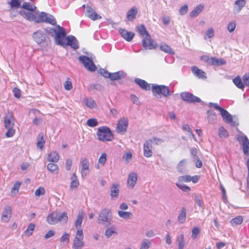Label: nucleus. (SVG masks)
<instances>
[{
	"mask_svg": "<svg viewBox=\"0 0 249 249\" xmlns=\"http://www.w3.org/2000/svg\"><path fill=\"white\" fill-rule=\"evenodd\" d=\"M118 184H113L110 189V196L112 197H117L119 194Z\"/></svg>",
	"mask_w": 249,
	"mask_h": 249,
	"instance_id": "2f4dec72",
	"label": "nucleus"
},
{
	"mask_svg": "<svg viewBox=\"0 0 249 249\" xmlns=\"http://www.w3.org/2000/svg\"><path fill=\"white\" fill-rule=\"evenodd\" d=\"M208 120L211 123H213L216 120V115L215 112L212 110L208 111Z\"/></svg>",
	"mask_w": 249,
	"mask_h": 249,
	"instance_id": "a18cd8bd",
	"label": "nucleus"
},
{
	"mask_svg": "<svg viewBox=\"0 0 249 249\" xmlns=\"http://www.w3.org/2000/svg\"><path fill=\"white\" fill-rule=\"evenodd\" d=\"M60 242L62 243L66 242L69 243L70 241V234L68 233H64L60 238Z\"/></svg>",
	"mask_w": 249,
	"mask_h": 249,
	"instance_id": "5fc2aeb1",
	"label": "nucleus"
},
{
	"mask_svg": "<svg viewBox=\"0 0 249 249\" xmlns=\"http://www.w3.org/2000/svg\"><path fill=\"white\" fill-rule=\"evenodd\" d=\"M242 79L244 85L249 86V73L245 74L243 76Z\"/></svg>",
	"mask_w": 249,
	"mask_h": 249,
	"instance_id": "69168bd1",
	"label": "nucleus"
},
{
	"mask_svg": "<svg viewBox=\"0 0 249 249\" xmlns=\"http://www.w3.org/2000/svg\"><path fill=\"white\" fill-rule=\"evenodd\" d=\"M47 169L53 173H58L59 171L57 165L53 163H49L47 165Z\"/></svg>",
	"mask_w": 249,
	"mask_h": 249,
	"instance_id": "58836bf2",
	"label": "nucleus"
},
{
	"mask_svg": "<svg viewBox=\"0 0 249 249\" xmlns=\"http://www.w3.org/2000/svg\"><path fill=\"white\" fill-rule=\"evenodd\" d=\"M186 218V209L184 207L181 208L180 213L178 216V220L180 223H183Z\"/></svg>",
	"mask_w": 249,
	"mask_h": 249,
	"instance_id": "c9c22d12",
	"label": "nucleus"
},
{
	"mask_svg": "<svg viewBox=\"0 0 249 249\" xmlns=\"http://www.w3.org/2000/svg\"><path fill=\"white\" fill-rule=\"evenodd\" d=\"M218 135L221 138H225L228 136L229 134L228 131L224 127L221 126L219 129Z\"/></svg>",
	"mask_w": 249,
	"mask_h": 249,
	"instance_id": "49530a36",
	"label": "nucleus"
},
{
	"mask_svg": "<svg viewBox=\"0 0 249 249\" xmlns=\"http://www.w3.org/2000/svg\"><path fill=\"white\" fill-rule=\"evenodd\" d=\"M200 59L209 65L219 66L226 64V62L222 58L218 59L215 57H210L207 55L201 56Z\"/></svg>",
	"mask_w": 249,
	"mask_h": 249,
	"instance_id": "20e7f679",
	"label": "nucleus"
},
{
	"mask_svg": "<svg viewBox=\"0 0 249 249\" xmlns=\"http://www.w3.org/2000/svg\"><path fill=\"white\" fill-rule=\"evenodd\" d=\"M176 185L182 191L188 192L191 191V188L190 187L183 184L182 183H176Z\"/></svg>",
	"mask_w": 249,
	"mask_h": 249,
	"instance_id": "8fccbe9b",
	"label": "nucleus"
},
{
	"mask_svg": "<svg viewBox=\"0 0 249 249\" xmlns=\"http://www.w3.org/2000/svg\"><path fill=\"white\" fill-rule=\"evenodd\" d=\"M85 213L83 211L80 212L78 213V214L77 216L76 219L74 223L75 227L77 229V230H82L81 225Z\"/></svg>",
	"mask_w": 249,
	"mask_h": 249,
	"instance_id": "b1692460",
	"label": "nucleus"
},
{
	"mask_svg": "<svg viewBox=\"0 0 249 249\" xmlns=\"http://www.w3.org/2000/svg\"><path fill=\"white\" fill-rule=\"evenodd\" d=\"M112 217L111 211L108 209H104L101 211L99 214L98 220L104 222H109Z\"/></svg>",
	"mask_w": 249,
	"mask_h": 249,
	"instance_id": "ddd939ff",
	"label": "nucleus"
},
{
	"mask_svg": "<svg viewBox=\"0 0 249 249\" xmlns=\"http://www.w3.org/2000/svg\"><path fill=\"white\" fill-rule=\"evenodd\" d=\"M84 235L82 230H77L75 236L73 240L74 249H81L84 245Z\"/></svg>",
	"mask_w": 249,
	"mask_h": 249,
	"instance_id": "0eeeda50",
	"label": "nucleus"
},
{
	"mask_svg": "<svg viewBox=\"0 0 249 249\" xmlns=\"http://www.w3.org/2000/svg\"><path fill=\"white\" fill-rule=\"evenodd\" d=\"M206 36L209 38L214 36V30L212 28H209L206 33Z\"/></svg>",
	"mask_w": 249,
	"mask_h": 249,
	"instance_id": "774afa93",
	"label": "nucleus"
},
{
	"mask_svg": "<svg viewBox=\"0 0 249 249\" xmlns=\"http://www.w3.org/2000/svg\"><path fill=\"white\" fill-rule=\"evenodd\" d=\"M128 120L127 118H123L120 119L117 123L116 131L118 133L123 134L126 131L128 126Z\"/></svg>",
	"mask_w": 249,
	"mask_h": 249,
	"instance_id": "f8f14e48",
	"label": "nucleus"
},
{
	"mask_svg": "<svg viewBox=\"0 0 249 249\" xmlns=\"http://www.w3.org/2000/svg\"><path fill=\"white\" fill-rule=\"evenodd\" d=\"M143 152L144 156H152V140L148 139L145 141L143 145Z\"/></svg>",
	"mask_w": 249,
	"mask_h": 249,
	"instance_id": "dca6fc26",
	"label": "nucleus"
},
{
	"mask_svg": "<svg viewBox=\"0 0 249 249\" xmlns=\"http://www.w3.org/2000/svg\"><path fill=\"white\" fill-rule=\"evenodd\" d=\"M180 97L183 101L188 103H199L201 101V99L187 92L181 93Z\"/></svg>",
	"mask_w": 249,
	"mask_h": 249,
	"instance_id": "9b49d317",
	"label": "nucleus"
},
{
	"mask_svg": "<svg viewBox=\"0 0 249 249\" xmlns=\"http://www.w3.org/2000/svg\"><path fill=\"white\" fill-rule=\"evenodd\" d=\"M96 134L98 140L102 142L111 141L114 138L110 129L106 126L98 127Z\"/></svg>",
	"mask_w": 249,
	"mask_h": 249,
	"instance_id": "f03ea898",
	"label": "nucleus"
},
{
	"mask_svg": "<svg viewBox=\"0 0 249 249\" xmlns=\"http://www.w3.org/2000/svg\"><path fill=\"white\" fill-rule=\"evenodd\" d=\"M160 49L161 51L169 54H174V51L172 48L167 44L165 43L161 44L160 46Z\"/></svg>",
	"mask_w": 249,
	"mask_h": 249,
	"instance_id": "473e14b6",
	"label": "nucleus"
},
{
	"mask_svg": "<svg viewBox=\"0 0 249 249\" xmlns=\"http://www.w3.org/2000/svg\"><path fill=\"white\" fill-rule=\"evenodd\" d=\"M246 0H236L234 2L233 11L235 14L240 12L242 9L245 6Z\"/></svg>",
	"mask_w": 249,
	"mask_h": 249,
	"instance_id": "aec40b11",
	"label": "nucleus"
},
{
	"mask_svg": "<svg viewBox=\"0 0 249 249\" xmlns=\"http://www.w3.org/2000/svg\"><path fill=\"white\" fill-rule=\"evenodd\" d=\"M135 82L137 83L142 89L148 90L150 89V86L145 80L136 78L135 79Z\"/></svg>",
	"mask_w": 249,
	"mask_h": 249,
	"instance_id": "393cba45",
	"label": "nucleus"
},
{
	"mask_svg": "<svg viewBox=\"0 0 249 249\" xmlns=\"http://www.w3.org/2000/svg\"><path fill=\"white\" fill-rule=\"evenodd\" d=\"M86 14L89 18L93 21L100 19L102 18L100 15L97 14L95 11L89 5H87L86 7Z\"/></svg>",
	"mask_w": 249,
	"mask_h": 249,
	"instance_id": "4468645a",
	"label": "nucleus"
},
{
	"mask_svg": "<svg viewBox=\"0 0 249 249\" xmlns=\"http://www.w3.org/2000/svg\"><path fill=\"white\" fill-rule=\"evenodd\" d=\"M191 70L192 72L199 78H206V73L202 70L198 69L196 66L192 67Z\"/></svg>",
	"mask_w": 249,
	"mask_h": 249,
	"instance_id": "5701e85b",
	"label": "nucleus"
},
{
	"mask_svg": "<svg viewBox=\"0 0 249 249\" xmlns=\"http://www.w3.org/2000/svg\"><path fill=\"white\" fill-rule=\"evenodd\" d=\"M45 194V190L43 187H38L35 191V195L36 196L39 197Z\"/></svg>",
	"mask_w": 249,
	"mask_h": 249,
	"instance_id": "603ef678",
	"label": "nucleus"
},
{
	"mask_svg": "<svg viewBox=\"0 0 249 249\" xmlns=\"http://www.w3.org/2000/svg\"><path fill=\"white\" fill-rule=\"evenodd\" d=\"M12 208L10 206H6L5 207L1 216V220L4 222H8L11 217Z\"/></svg>",
	"mask_w": 249,
	"mask_h": 249,
	"instance_id": "f3484780",
	"label": "nucleus"
},
{
	"mask_svg": "<svg viewBox=\"0 0 249 249\" xmlns=\"http://www.w3.org/2000/svg\"><path fill=\"white\" fill-rule=\"evenodd\" d=\"M79 59L89 71H94L96 70V67L93 63L92 60L90 59L88 57L82 55L79 57Z\"/></svg>",
	"mask_w": 249,
	"mask_h": 249,
	"instance_id": "1a4fd4ad",
	"label": "nucleus"
},
{
	"mask_svg": "<svg viewBox=\"0 0 249 249\" xmlns=\"http://www.w3.org/2000/svg\"><path fill=\"white\" fill-rule=\"evenodd\" d=\"M31 12L32 11L21 12L20 14L24 18L30 20H32L35 19V15Z\"/></svg>",
	"mask_w": 249,
	"mask_h": 249,
	"instance_id": "79ce46f5",
	"label": "nucleus"
},
{
	"mask_svg": "<svg viewBox=\"0 0 249 249\" xmlns=\"http://www.w3.org/2000/svg\"><path fill=\"white\" fill-rule=\"evenodd\" d=\"M183 131L188 132V135L192 136L193 138H195V135L193 134L192 131L188 124H185L182 127Z\"/></svg>",
	"mask_w": 249,
	"mask_h": 249,
	"instance_id": "bf43d9fd",
	"label": "nucleus"
},
{
	"mask_svg": "<svg viewBox=\"0 0 249 249\" xmlns=\"http://www.w3.org/2000/svg\"><path fill=\"white\" fill-rule=\"evenodd\" d=\"M66 44L71 46L72 48L77 49L79 48L78 41L76 38L73 36H67L66 38Z\"/></svg>",
	"mask_w": 249,
	"mask_h": 249,
	"instance_id": "4be33fe9",
	"label": "nucleus"
},
{
	"mask_svg": "<svg viewBox=\"0 0 249 249\" xmlns=\"http://www.w3.org/2000/svg\"><path fill=\"white\" fill-rule=\"evenodd\" d=\"M36 21L37 23L46 22L53 25L56 23V21L53 16L45 12H41L38 15V18Z\"/></svg>",
	"mask_w": 249,
	"mask_h": 249,
	"instance_id": "6e6552de",
	"label": "nucleus"
},
{
	"mask_svg": "<svg viewBox=\"0 0 249 249\" xmlns=\"http://www.w3.org/2000/svg\"><path fill=\"white\" fill-rule=\"evenodd\" d=\"M188 10V5L187 4H185L180 8L179 13L181 15H185L187 13Z\"/></svg>",
	"mask_w": 249,
	"mask_h": 249,
	"instance_id": "0e129e2a",
	"label": "nucleus"
},
{
	"mask_svg": "<svg viewBox=\"0 0 249 249\" xmlns=\"http://www.w3.org/2000/svg\"><path fill=\"white\" fill-rule=\"evenodd\" d=\"M151 89L155 96L162 95L164 97H168L171 94L168 87L164 85H153Z\"/></svg>",
	"mask_w": 249,
	"mask_h": 249,
	"instance_id": "7ed1b4c3",
	"label": "nucleus"
},
{
	"mask_svg": "<svg viewBox=\"0 0 249 249\" xmlns=\"http://www.w3.org/2000/svg\"><path fill=\"white\" fill-rule=\"evenodd\" d=\"M79 185V181L75 173L72 174L70 184V189H74L77 188Z\"/></svg>",
	"mask_w": 249,
	"mask_h": 249,
	"instance_id": "c756f323",
	"label": "nucleus"
},
{
	"mask_svg": "<svg viewBox=\"0 0 249 249\" xmlns=\"http://www.w3.org/2000/svg\"><path fill=\"white\" fill-rule=\"evenodd\" d=\"M64 87L66 90H70L72 89V86L70 78H68L64 84Z\"/></svg>",
	"mask_w": 249,
	"mask_h": 249,
	"instance_id": "864d4df0",
	"label": "nucleus"
},
{
	"mask_svg": "<svg viewBox=\"0 0 249 249\" xmlns=\"http://www.w3.org/2000/svg\"><path fill=\"white\" fill-rule=\"evenodd\" d=\"M137 32L143 37L147 36V35H149L148 32L143 25H141L137 27Z\"/></svg>",
	"mask_w": 249,
	"mask_h": 249,
	"instance_id": "e433bc0d",
	"label": "nucleus"
},
{
	"mask_svg": "<svg viewBox=\"0 0 249 249\" xmlns=\"http://www.w3.org/2000/svg\"><path fill=\"white\" fill-rule=\"evenodd\" d=\"M87 124L90 127H95L98 125V121L95 118L89 119L87 120Z\"/></svg>",
	"mask_w": 249,
	"mask_h": 249,
	"instance_id": "3c124183",
	"label": "nucleus"
},
{
	"mask_svg": "<svg viewBox=\"0 0 249 249\" xmlns=\"http://www.w3.org/2000/svg\"><path fill=\"white\" fill-rule=\"evenodd\" d=\"M232 81L238 88L243 89L245 88L244 83L242 82V80L239 76H237L235 77Z\"/></svg>",
	"mask_w": 249,
	"mask_h": 249,
	"instance_id": "72a5a7b5",
	"label": "nucleus"
},
{
	"mask_svg": "<svg viewBox=\"0 0 249 249\" xmlns=\"http://www.w3.org/2000/svg\"><path fill=\"white\" fill-rule=\"evenodd\" d=\"M100 74L106 78H109L110 76V73L107 71L106 70L102 69L100 70Z\"/></svg>",
	"mask_w": 249,
	"mask_h": 249,
	"instance_id": "338daca9",
	"label": "nucleus"
},
{
	"mask_svg": "<svg viewBox=\"0 0 249 249\" xmlns=\"http://www.w3.org/2000/svg\"><path fill=\"white\" fill-rule=\"evenodd\" d=\"M138 179L137 174L134 172L130 173L128 176L127 185L129 188H132L136 185Z\"/></svg>",
	"mask_w": 249,
	"mask_h": 249,
	"instance_id": "6ab92c4d",
	"label": "nucleus"
},
{
	"mask_svg": "<svg viewBox=\"0 0 249 249\" xmlns=\"http://www.w3.org/2000/svg\"><path fill=\"white\" fill-rule=\"evenodd\" d=\"M150 244L151 242L149 240L144 241L142 243L140 249H148Z\"/></svg>",
	"mask_w": 249,
	"mask_h": 249,
	"instance_id": "052dcab7",
	"label": "nucleus"
},
{
	"mask_svg": "<svg viewBox=\"0 0 249 249\" xmlns=\"http://www.w3.org/2000/svg\"><path fill=\"white\" fill-rule=\"evenodd\" d=\"M35 228V225L33 223H30L28 225L27 229L25 231L24 233L27 236H30L32 235Z\"/></svg>",
	"mask_w": 249,
	"mask_h": 249,
	"instance_id": "c03bdc74",
	"label": "nucleus"
},
{
	"mask_svg": "<svg viewBox=\"0 0 249 249\" xmlns=\"http://www.w3.org/2000/svg\"><path fill=\"white\" fill-rule=\"evenodd\" d=\"M118 214L122 218H127L132 214V213L129 212H124L122 211H119L118 212Z\"/></svg>",
	"mask_w": 249,
	"mask_h": 249,
	"instance_id": "6e6d98bb",
	"label": "nucleus"
},
{
	"mask_svg": "<svg viewBox=\"0 0 249 249\" xmlns=\"http://www.w3.org/2000/svg\"><path fill=\"white\" fill-rule=\"evenodd\" d=\"M45 140L42 134H39L37 138V146L40 149L44 147L45 144Z\"/></svg>",
	"mask_w": 249,
	"mask_h": 249,
	"instance_id": "37998d69",
	"label": "nucleus"
},
{
	"mask_svg": "<svg viewBox=\"0 0 249 249\" xmlns=\"http://www.w3.org/2000/svg\"><path fill=\"white\" fill-rule=\"evenodd\" d=\"M21 184V182L19 181H18L15 182L11 190V194L12 196H15L18 193Z\"/></svg>",
	"mask_w": 249,
	"mask_h": 249,
	"instance_id": "f704fd0d",
	"label": "nucleus"
},
{
	"mask_svg": "<svg viewBox=\"0 0 249 249\" xmlns=\"http://www.w3.org/2000/svg\"><path fill=\"white\" fill-rule=\"evenodd\" d=\"M243 221V218L242 216L239 215L231 219V224L232 226H233L237 225H240L242 223Z\"/></svg>",
	"mask_w": 249,
	"mask_h": 249,
	"instance_id": "4c0bfd02",
	"label": "nucleus"
},
{
	"mask_svg": "<svg viewBox=\"0 0 249 249\" xmlns=\"http://www.w3.org/2000/svg\"><path fill=\"white\" fill-rule=\"evenodd\" d=\"M143 47L145 49L153 50L157 48V44L151 39V36L147 35V36L144 37L142 41Z\"/></svg>",
	"mask_w": 249,
	"mask_h": 249,
	"instance_id": "9d476101",
	"label": "nucleus"
},
{
	"mask_svg": "<svg viewBox=\"0 0 249 249\" xmlns=\"http://www.w3.org/2000/svg\"><path fill=\"white\" fill-rule=\"evenodd\" d=\"M22 7L24 9L28 10L30 11H34L36 7L35 6L32 5L29 2H24L23 3Z\"/></svg>",
	"mask_w": 249,
	"mask_h": 249,
	"instance_id": "09e8293b",
	"label": "nucleus"
},
{
	"mask_svg": "<svg viewBox=\"0 0 249 249\" xmlns=\"http://www.w3.org/2000/svg\"><path fill=\"white\" fill-rule=\"evenodd\" d=\"M178 182L179 183H182L183 182H189L191 181L190 175H184L180 176L178 178Z\"/></svg>",
	"mask_w": 249,
	"mask_h": 249,
	"instance_id": "de8ad7c7",
	"label": "nucleus"
},
{
	"mask_svg": "<svg viewBox=\"0 0 249 249\" xmlns=\"http://www.w3.org/2000/svg\"><path fill=\"white\" fill-rule=\"evenodd\" d=\"M236 24L235 21H232V22H230L228 24V26H227V29H228V31L230 33L232 32L234 30V29L236 27Z\"/></svg>",
	"mask_w": 249,
	"mask_h": 249,
	"instance_id": "13d9d810",
	"label": "nucleus"
},
{
	"mask_svg": "<svg viewBox=\"0 0 249 249\" xmlns=\"http://www.w3.org/2000/svg\"><path fill=\"white\" fill-rule=\"evenodd\" d=\"M204 9V5L199 4L197 6L190 14V17L194 18L198 16Z\"/></svg>",
	"mask_w": 249,
	"mask_h": 249,
	"instance_id": "bb28decb",
	"label": "nucleus"
},
{
	"mask_svg": "<svg viewBox=\"0 0 249 249\" xmlns=\"http://www.w3.org/2000/svg\"><path fill=\"white\" fill-rule=\"evenodd\" d=\"M58 29V32L56 33L55 29H52L53 32L55 33V42L56 44L63 46L66 44L65 40V37L66 36V32L63 30V28L60 27L59 25L57 26Z\"/></svg>",
	"mask_w": 249,
	"mask_h": 249,
	"instance_id": "423d86ee",
	"label": "nucleus"
},
{
	"mask_svg": "<svg viewBox=\"0 0 249 249\" xmlns=\"http://www.w3.org/2000/svg\"><path fill=\"white\" fill-rule=\"evenodd\" d=\"M83 101L86 106L90 108H93L96 105L94 101L91 99H85Z\"/></svg>",
	"mask_w": 249,
	"mask_h": 249,
	"instance_id": "a19ab883",
	"label": "nucleus"
},
{
	"mask_svg": "<svg viewBox=\"0 0 249 249\" xmlns=\"http://www.w3.org/2000/svg\"><path fill=\"white\" fill-rule=\"evenodd\" d=\"M34 40L38 44L45 42L46 41V36L43 32L38 30L35 32L33 35Z\"/></svg>",
	"mask_w": 249,
	"mask_h": 249,
	"instance_id": "2eb2a0df",
	"label": "nucleus"
},
{
	"mask_svg": "<svg viewBox=\"0 0 249 249\" xmlns=\"http://www.w3.org/2000/svg\"><path fill=\"white\" fill-rule=\"evenodd\" d=\"M200 230L197 227H195L192 230V236L193 239H196L198 234L199 233Z\"/></svg>",
	"mask_w": 249,
	"mask_h": 249,
	"instance_id": "e2e57ef3",
	"label": "nucleus"
},
{
	"mask_svg": "<svg viewBox=\"0 0 249 249\" xmlns=\"http://www.w3.org/2000/svg\"><path fill=\"white\" fill-rule=\"evenodd\" d=\"M59 222H63L66 223L68 221L67 213L66 212H63L61 215L58 214Z\"/></svg>",
	"mask_w": 249,
	"mask_h": 249,
	"instance_id": "4d7b16f0",
	"label": "nucleus"
},
{
	"mask_svg": "<svg viewBox=\"0 0 249 249\" xmlns=\"http://www.w3.org/2000/svg\"><path fill=\"white\" fill-rule=\"evenodd\" d=\"M119 32L123 38L128 42L131 41L135 36L134 33L124 29H120Z\"/></svg>",
	"mask_w": 249,
	"mask_h": 249,
	"instance_id": "a211bd4d",
	"label": "nucleus"
},
{
	"mask_svg": "<svg viewBox=\"0 0 249 249\" xmlns=\"http://www.w3.org/2000/svg\"><path fill=\"white\" fill-rule=\"evenodd\" d=\"M47 221L49 224L51 225L59 222L58 213L56 212H52L48 215Z\"/></svg>",
	"mask_w": 249,
	"mask_h": 249,
	"instance_id": "412c9836",
	"label": "nucleus"
},
{
	"mask_svg": "<svg viewBox=\"0 0 249 249\" xmlns=\"http://www.w3.org/2000/svg\"><path fill=\"white\" fill-rule=\"evenodd\" d=\"M125 73L123 71H117L114 73H111L109 78L111 80H120L124 77Z\"/></svg>",
	"mask_w": 249,
	"mask_h": 249,
	"instance_id": "7c9ffc66",
	"label": "nucleus"
},
{
	"mask_svg": "<svg viewBox=\"0 0 249 249\" xmlns=\"http://www.w3.org/2000/svg\"><path fill=\"white\" fill-rule=\"evenodd\" d=\"M137 14V9L134 7L129 10L127 13V18L128 20L132 21L136 18Z\"/></svg>",
	"mask_w": 249,
	"mask_h": 249,
	"instance_id": "c85d7f7f",
	"label": "nucleus"
},
{
	"mask_svg": "<svg viewBox=\"0 0 249 249\" xmlns=\"http://www.w3.org/2000/svg\"><path fill=\"white\" fill-rule=\"evenodd\" d=\"M89 161L84 159L82 161L81 174L82 176H86L89 173Z\"/></svg>",
	"mask_w": 249,
	"mask_h": 249,
	"instance_id": "a878e982",
	"label": "nucleus"
},
{
	"mask_svg": "<svg viewBox=\"0 0 249 249\" xmlns=\"http://www.w3.org/2000/svg\"><path fill=\"white\" fill-rule=\"evenodd\" d=\"M177 242L178 243V249H183L185 246L184 235L183 234H180L177 238Z\"/></svg>",
	"mask_w": 249,
	"mask_h": 249,
	"instance_id": "ea45409f",
	"label": "nucleus"
},
{
	"mask_svg": "<svg viewBox=\"0 0 249 249\" xmlns=\"http://www.w3.org/2000/svg\"><path fill=\"white\" fill-rule=\"evenodd\" d=\"M209 105L210 106L213 107L216 110L220 111V114L225 122L228 124L232 122L233 119L231 115L226 109L219 106L216 103H210Z\"/></svg>",
	"mask_w": 249,
	"mask_h": 249,
	"instance_id": "39448f33",
	"label": "nucleus"
},
{
	"mask_svg": "<svg viewBox=\"0 0 249 249\" xmlns=\"http://www.w3.org/2000/svg\"><path fill=\"white\" fill-rule=\"evenodd\" d=\"M115 232V229L112 228H108L105 231V235L107 237H110Z\"/></svg>",
	"mask_w": 249,
	"mask_h": 249,
	"instance_id": "680f3d73",
	"label": "nucleus"
},
{
	"mask_svg": "<svg viewBox=\"0 0 249 249\" xmlns=\"http://www.w3.org/2000/svg\"><path fill=\"white\" fill-rule=\"evenodd\" d=\"M14 114L12 112L8 111L5 114L4 118V126L7 129L5 136L7 138L13 137L16 132L14 128L15 124Z\"/></svg>",
	"mask_w": 249,
	"mask_h": 249,
	"instance_id": "f257e3e1",
	"label": "nucleus"
},
{
	"mask_svg": "<svg viewBox=\"0 0 249 249\" xmlns=\"http://www.w3.org/2000/svg\"><path fill=\"white\" fill-rule=\"evenodd\" d=\"M242 143L244 154L246 156H249V141L247 137L245 136L244 137Z\"/></svg>",
	"mask_w": 249,
	"mask_h": 249,
	"instance_id": "cd10ccee",
	"label": "nucleus"
}]
</instances>
